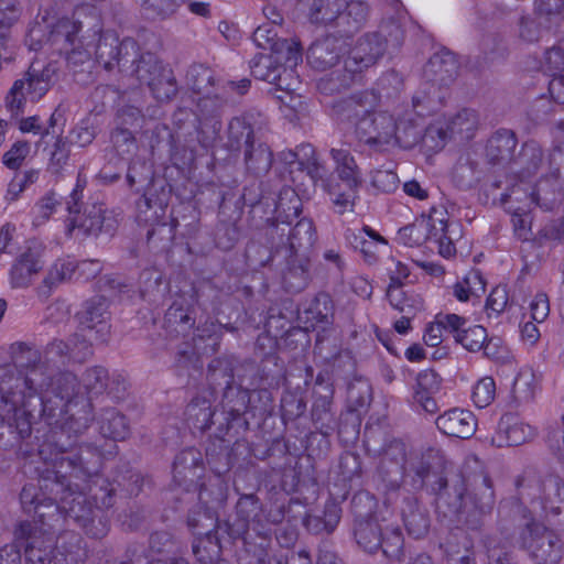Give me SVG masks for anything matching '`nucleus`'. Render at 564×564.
Listing matches in <instances>:
<instances>
[{
	"label": "nucleus",
	"instance_id": "nucleus-2",
	"mask_svg": "<svg viewBox=\"0 0 564 564\" xmlns=\"http://www.w3.org/2000/svg\"><path fill=\"white\" fill-rule=\"evenodd\" d=\"M79 435L75 433L68 435L62 429H51L50 438L40 446L37 457L43 467H35L39 476L37 484L24 485L20 494L23 509L28 512L34 511L37 517V520L31 522L48 528L56 527L63 518L61 497L44 489V479L51 478L64 485L70 484L75 489L76 481L95 477L100 470L102 457L96 447L88 444L75 447Z\"/></svg>",
	"mask_w": 564,
	"mask_h": 564
},
{
	"label": "nucleus",
	"instance_id": "nucleus-5",
	"mask_svg": "<svg viewBox=\"0 0 564 564\" xmlns=\"http://www.w3.org/2000/svg\"><path fill=\"white\" fill-rule=\"evenodd\" d=\"M80 29V23L59 21L44 42V28L35 24L30 28L25 43L31 51H39L44 44H51V46L63 44L59 51L65 54L68 67L76 68L90 64L93 51L96 54V43L100 33L99 29H94L78 37Z\"/></svg>",
	"mask_w": 564,
	"mask_h": 564
},
{
	"label": "nucleus",
	"instance_id": "nucleus-3",
	"mask_svg": "<svg viewBox=\"0 0 564 564\" xmlns=\"http://www.w3.org/2000/svg\"><path fill=\"white\" fill-rule=\"evenodd\" d=\"M74 486L75 489L70 484L64 485L51 478L44 479L43 482L44 489L59 495L63 517L73 519L94 539L106 536L109 524L101 509L112 507L115 488L99 475V470L95 477L76 481Z\"/></svg>",
	"mask_w": 564,
	"mask_h": 564
},
{
	"label": "nucleus",
	"instance_id": "nucleus-60",
	"mask_svg": "<svg viewBox=\"0 0 564 564\" xmlns=\"http://www.w3.org/2000/svg\"><path fill=\"white\" fill-rule=\"evenodd\" d=\"M108 372L105 368L95 366L83 375V386L88 394H100L107 388Z\"/></svg>",
	"mask_w": 564,
	"mask_h": 564
},
{
	"label": "nucleus",
	"instance_id": "nucleus-59",
	"mask_svg": "<svg viewBox=\"0 0 564 564\" xmlns=\"http://www.w3.org/2000/svg\"><path fill=\"white\" fill-rule=\"evenodd\" d=\"M76 273V264L72 261H56L43 280L44 285L51 291L62 282L68 281Z\"/></svg>",
	"mask_w": 564,
	"mask_h": 564
},
{
	"label": "nucleus",
	"instance_id": "nucleus-15",
	"mask_svg": "<svg viewBox=\"0 0 564 564\" xmlns=\"http://www.w3.org/2000/svg\"><path fill=\"white\" fill-rule=\"evenodd\" d=\"M228 102L227 89L217 88L213 93L200 95L197 100V116L199 118V142L208 147L214 142L221 129L217 118Z\"/></svg>",
	"mask_w": 564,
	"mask_h": 564
},
{
	"label": "nucleus",
	"instance_id": "nucleus-41",
	"mask_svg": "<svg viewBox=\"0 0 564 564\" xmlns=\"http://www.w3.org/2000/svg\"><path fill=\"white\" fill-rule=\"evenodd\" d=\"M202 465L200 453L194 448L182 451L174 459L173 477L182 485L187 480L193 482L197 477L196 469Z\"/></svg>",
	"mask_w": 564,
	"mask_h": 564
},
{
	"label": "nucleus",
	"instance_id": "nucleus-58",
	"mask_svg": "<svg viewBox=\"0 0 564 564\" xmlns=\"http://www.w3.org/2000/svg\"><path fill=\"white\" fill-rule=\"evenodd\" d=\"M487 329L481 325H474L465 328L455 336V341L471 352H478L484 348L487 339Z\"/></svg>",
	"mask_w": 564,
	"mask_h": 564
},
{
	"label": "nucleus",
	"instance_id": "nucleus-13",
	"mask_svg": "<svg viewBox=\"0 0 564 564\" xmlns=\"http://www.w3.org/2000/svg\"><path fill=\"white\" fill-rule=\"evenodd\" d=\"M209 377L213 381L218 379V375H223L224 383L226 384L224 397L221 401L223 413L226 415L227 424L239 419L245 413L256 409L251 405L253 398L257 395L259 400H270V393L267 390L253 391L231 386L232 371L225 369L218 372L214 364L208 367Z\"/></svg>",
	"mask_w": 564,
	"mask_h": 564
},
{
	"label": "nucleus",
	"instance_id": "nucleus-47",
	"mask_svg": "<svg viewBox=\"0 0 564 564\" xmlns=\"http://www.w3.org/2000/svg\"><path fill=\"white\" fill-rule=\"evenodd\" d=\"M346 0H313L310 19L316 24H328L338 21Z\"/></svg>",
	"mask_w": 564,
	"mask_h": 564
},
{
	"label": "nucleus",
	"instance_id": "nucleus-50",
	"mask_svg": "<svg viewBox=\"0 0 564 564\" xmlns=\"http://www.w3.org/2000/svg\"><path fill=\"white\" fill-rule=\"evenodd\" d=\"M253 130L247 120V116L235 117L228 126V147L238 151L246 149L254 141Z\"/></svg>",
	"mask_w": 564,
	"mask_h": 564
},
{
	"label": "nucleus",
	"instance_id": "nucleus-25",
	"mask_svg": "<svg viewBox=\"0 0 564 564\" xmlns=\"http://www.w3.org/2000/svg\"><path fill=\"white\" fill-rule=\"evenodd\" d=\"M563 172H555L554 169L547 166V171L543 172L541 178L531 191V197L534 198L535 205L546 210L557 208L564 199V187L561 184Z\"/></svg>",
	"mask_w": 564,
	"mask_h": 564
},
{
	"label": "nucleus",
	"instance_id": "nucleus-54",
	"mask_svg": "<svg viewBox=\"0 0 564 564\" xmlns=\"http://www.w3.org/2000/svg\"><path fill=\"white\" fill-rule=\"evenodd\" d=\"M387 297L391 306L404 315H415L423 308V301L417 295H408L402 288H388Z\"/></svg>",
	"mask_w": 564,
	"mask_h": 564
},
{
	"label": "nucleus",
	"instance_id": "nucleus-30",
	"mask_svg": "<svg viewBox=\"0 0 564 564\" xmlns=\"http://www.w3.org/2000/svg\"><path fill=\"white\" fill-rule=\"evenodd\" d=\"M437 219L433 215L416 218L414 223L399 229L398 240L408 247H419L432 241Z\"/></svg>",
	"mask_w": 564,
	"mask_h": 564
},
{
	"label": "nucleus",
	"instance_id": "nucleus-56",
	"mask_svg": "<svg viewBox=\"0 0 564 564\" xmlns=\"http://www.w3.org/2000/svg\"><path fill=\"white\" fill-rule=\"evenodd\" d=\"M187 524L196 534H208L216 525L215 512L210 508L198 505L188 513Z\"/></svg>",
	"mask_w": 564,
	"mask_h": 564
},
{
	"label": "nucleus",
	"instance_id": "nucleus-57",
	"mask_svg": "<svg viewBox=\"0 0 564 564\" xmlns=\"http://www.w3.org/2000/svg\"><path fill=\"white\" fill-rule=\"evenodd\" d=\"M382 543L379 549H382V552L386 556L394 560H401L404 552V539L400 528L398 527H387L382 529Z\"/></svg>",
	"mask_w": 564,
	"mask_h": 564
},
{
	"label": "nucleus",
	"instance_id": "nucleus-21",
	"mask_svg": "<svg viewBox=\"0 0 564 564\" xmlns=\"http://www.w3.org/2000/svg\"><path fill=\"white\" fill-rule=\"evenodd\" d=\"M41 252L28 247L12 263L9 270V282L13 289H26L43 269Z\"/></svg>",
	"mask_w": 564,
	"mask_h": 564
},
{
	"label": "nucleus",
	"instance_id": "nucleus-49",
	"mask_svg": "<svg viewBox=\"0 0 564 564\" xmlns=\"http://www.w3.org/2000/svg\"><path fill=\"white\" fill-rule=\"evenodd\" d=\"M186 79L188 87L197 95L213 93L215 89L220 88L216 86L214 70L202 64L191 66Z\"/></svg>",
	"mask_w": 564,
	"mask_h": 564
},
{
	"label": "nucleus",
	"instance_id": "nucleus-4",
	"mask_svg": "<svg viewBox=\"0 0 564 564\" xmlns=\"http://www.w3.org/2000/svg\"><path fill=\"white\" fill-rule=\"evenodd\" d=\"M13 536L24 549L25 564L86 563V543L74 531H65L55 539V527L44 528L36 522H19Z\"/></svg>",
	"mask_w": 564,
	"mask_h": 564
},
{
	"label": "nucleus",
	"instance_id": "nucleus-34",
	"mask_svg": "<svg viewBox=\"0 0 564 564\" xmlns=\"http://www.w3.org/2000/svg\"><path fill=\"white\" fill-rule=\"evenodd\" d=\"M330 155L338 177L348 188L358 189L362 182L361 172L350 151L344 148L332 149Z\"/></svg>",
	"mask_w": 564,
	"mask_h": 564
},
{
	"label": "nucleus",
	"instance_id": "nucleus-39",
	"mask_svg": "<svg viewBox=\"0 0 564 564\" xmlns=\"http://www.w3.org/2000/svg\"><path fill=\"white\" fill-rule=\"evenodd\" d=\"M43 365L46 368V371L55 377L61 367L68 365L72 359L70 355V344L64 341L62 339H53L51 343L46 345L43 352Z\"/></svg>",
	"mask_w": 564,
	"mask_h": 564
},
{
	"label": "nucleus",
	"instance_id": "nucleus-18",
	"mask_svg": "<svg viewBox=\"0 0 564 564\" xmlns=\"http://www.w3.org/2000/svg\"><path fill=\"white\" fill-rule=\"evenodd\" d=\"M279 28L275 21L264 23L253 32L252 40L258 47L264 51L269 50V54H275L278 57L285 55V64L296 66L302 61L299 43L294 40L279 37Z\"/></svg>",
	"mask_w": 564,
	"mask_h": 564
},
{
	"label": "nucleus",
	"instance_id": "nucleus-12",
	"mask_svg": "<svg viewBox=\"0 0 564 564\" xmlns=\"http://www.w3.org/2000/svg\"><path fill=\"white\" fill-rule=\"evenodd\" d=\"M494 506L495 492L491 481L488 477H484L480 484L466 495L457 494L454 510L467 529L479 530L484 525L485 517L491 513Z\"/></svg>",
	"mask_w": 564,
	"mask_h": 564
},
{
	"label": "nucleus",
	"instance_id": "nucleus-48",
	"mask_svg": "<svg viewBox=\"0 0 564 564\" xmlns=\"http://www.w3.org/2000/svg\"><path fill=\"white\" fill-rule=\"evenodd\" d=\"M99 423L100 433L107 438L122 441L129 434V425L124 415L115 409L105 410Z\"/></svg>",
	"mask_w": 564,
	"mask_h": 564
},
{
	"label": "nucleus",
	"instance_id": "nucleus-22",
	"mask_svg": "<svg viewBox=\"0 0 564 564\" xmlns=\"http://www.w3.org/2000/svg\"><path fill=\"white\" fill-rule=\"evenodd\" d=\"M435 424L444 435L462 440L471 437L477 429V420L474 413L459 408L445 411L436 419Z\"/></svg>",
	"mask_w": 564,
	"mask_h": 564
},
{
	"label": "nucleus",
	"instance_id": "nucleus-42",
	"mask_svg": "<svg viewBox=\"0 0 564 564\" xmlns=\"http://www.w3.org/2000/svg\"><path fill=\"white\" fill-rule=\"evenodd\" d=\"M357 543L367 552H376L382 543V528L375 519L358 520L354 530Z\"/></svg>",
	"mask_w": 564,
	"mask_h": 564
},
{
	"label": "nucleus",
	"instance_id": "nucleus-1",
	"mask_svg": "<svg viewBox=\"0 0 564 564\" xmlns=\"http://www.w3.org/2000/svg\"><path fill=\"white\" fill-rule=\"evenodd\" d=\"M13 365L0 367V416L22 438L42 417L51 429L83 434L94 420L91 398L68 370L52 377L42 352L25 343L12 347Z\"/></svg>",
	"mask_w": 564,
	"mask_h": 564
},
{
	"label": "nucleus",
	"instance_id": "nucleus-6",
	"mask_svg": "<svg viewBox=\"0 0 564 564\" xmlns=\"http://www.w3.org/2000/svg\"><path fill=\"white\" fill-rule=\"evenodd\" d=\"M356 134L360 142L377 151L390 144L411 147L420 140L419 123L412 117L399 113L395 119L386 111L365 113L356 124Z\"/></svg>",
	"mask_w": 564,
	"mask_h": 564
},
{
	"label": "nucleus",
	"instance_id": "nucleus-26",
	"mask_svg": "<svg viewBox=\"0 0 564 564\" xmlns=\"http://www.w3.org/2000/svg\"><path fill=\"white\" fill-rule=\"evenodd\" d=\"M442 97L441 89L435 84L424 82L412 97V109L405 110L401 117H412L419 123L421 134L423 119L437 110Z\"/></svg>",
	"mask_w": 564,
	"mask_h": 564
},
{
	"label": "nucleus",
	"instance_id": "nucleus-37",
	"mask_svg": "<svg viewBox=\"0 0 564 564\" xmlns=\"http://www.w3.org/2000/svg\"><path fill=\"white\" fill-rule=\"evenodd\" d=\"M404 502L405 507L402 509V518L408 533L414 539H421L429 532V514L419 507L414 498H406Z\"/></svg>",
	"mask_w": 564,
	"mask_h": 564
},
{
	"label": "nucleus",
	"instance_id": "nucleus-9",
	"mask_svg": "<svg viewBox=\"0 0 564 564\" xmlns=\"http://www.w3.org/2000/svg\"><path fill=\"white\" fill-rule=\"evenodd\" d=\"M86 186V181L80 177L73 192L66 200L68 210L67 228L69 232H76L82 236H97L101 231L111 232L113 230L110 224L111 219L107 218L102 205H91L80 213L79 203L83 198V191Z\"/></svg>",
	"mask_w": 564,
	"mask_h": 564
},
{
	"label": "nucleus",
	"instance_id": "nucleus-7",
	"mask_svg": "<svg viewBox=\"0 0 564 564\" xmlns=\"http://www.w3.org/2000/svg\"><path fill=\"white\" fill-rule=\"evenodd\" d=\"M139 44L132 37L122 40L112 32H100L96 43V61L106 70L118 68L124 76L135 77L140 70L141 58Z\"/></svg>",
	"mask_w": 564,
	"mask_h": 564
},
{
	"label": "nucleus",
	"instance_id": "nucleus-19",
	"mask_svg": "<svg viewBox=\"0 0 564 564\" xmlns=\"http://www.w3.org/2000/svg\"><path fill=\"white\" fill-rule=\"evenodd\" d=\"M108 301L105 296L98 295L88 300L83 310L78 313V321L82 330L90 334L89 339L104 343L110 334Z\"/></svg>",
	"mask_w": 564,
	"mask_h": 564
},
{
	"label": "nucleus",
	"instance_id": "nucleus-8",
	"mask_svg": "<svg viewBox=\"0 0 564 564\" xmlns=\"http://www.w3.org/2000/svg\"><path fill=\"white\" fill-rule=\"evenodd\" d=\"M53 73L50 66L36 69L32 64L24 76L13 83L6 97L11 118H18L25 111L28 102H37L48 91Z\"/></svg>",
	"mask_w": 564,
	"mask_h": 564
},
{
	"label": "nucleus",
	"instance_id": "nucleus-17",
	"mask_svg": "<svg viewBox=\"0 0 564 564\" xmlns=\"http://www.w3.org/2000/svg\"><path fill=\"white\" fill-rule=\"evenodd\" d=\"M236 518L225 523L226 532L230 539L237 540L252 530L263 529V509L260 499L254 494H243L239 497L236 507Z\"/></svg>",
	"mask_w": 564,
	"mask_h": 564
},
{
	"label": "nucleus",
	"instance_id": "nucleus-40",
	"mask_svg": "<svg viewBox=\"0 0 564 564\" xmlns=\"http://www.w3.org/2000/svg\"><path fill=\"white\" fill-rule=\"evenodd\" d=\"M347 238L350 245L359 250L366 261L372 262L376 260V253L379 243H387L383 237H381L378 232L371 229L368 226H365L357 232L351 231L347 235Z\"/></svg>",
	"mask_w": 564,
	"mask_h": 564
},
{
	"label": "nucleus",
	"instance_id": "nucleus-63",
	"mask_svg": "<svg viewBox=\"0 0 564 564\" xmlns=\"http://www.w3.org/2000/svg\"><path fill=\"white\" fill-rule=\"evenodd\" d=\"M301 152L303 153L305 160L300 161V170L306 171V173L314 182L324 180L327 170L317 160L315 155V149L311 144H306L301 147Z\"/></svg>",
	"mask_w": 564,
	"mask_h": 564
},
{
	"label": "nucleus",
	"instance_id": "nucleus-38",
	"mask_svg": "<svg viewBox=\"0 0 564 564\" xmlns=\"http://www.w3.org/2000/svg\"><path fill=\"white\" fill-rule=\"evenodd\" d=\"M148 21L163 22L176 15L184 0H134Z\"/></svg>",
	"mask_w": 564,
	"mask_h": 564
},
{
	"label": "nucleus",
	"instance_id": "nucleus-45",
	"mask_svg": "<svg viewBox=\"0 0 564 564\" xmlns=\"http://www.w3.org/2000/svg\"><path fill=\"white\" fill-rule=\"evenodd\" d=\"M312 420L316 430L324 436L330 435L336 429V420L332 413V397H317L312 406Z\"/></svg>",
	"mask_w": 564,
	"mask_h": 564
},
{
	"label": "nucleus",
	"instance_id": "nucleus-27",
	"mask_svg": "<svg viewBox=\"0 0 564 564\" xmlns=\"http://www.w3.org/2000/svg\"><path fill=\"white\" fill-rule=\"evenodd\" d=\"M533 436L531 426L524 424L513 414H503L497 426L492 444L497 447L518 446Z\"/></svg>",
	"mask_w": 564,
	"mask_h": 564
},
{
	"label": "nucleus",
	"instance_id": "nucleus-29",
	"mask_svg": "<svg viewBox=\"0 0 564 564\" xmlns=\"http://www.w3.org/2000/svg\"><path fill=\"white\" fill-rule=\"evenodd\" d=\"M253 531L259 542L253 541L249 532L240 536L243 540V553L239 560L242 564H267L268 549L271 544V529L263 528Z\"/></svg>",
	"mask_w": 564,
	"mask_h": 564
},
{
	"label": "nucleus",
	"instance_id": "nucleus-31",
	"mask_svg": "<svg viewBox=\"0 0 564 564\" xmlns=\"http://www.w3.org/2000/svg\"><path fill=\"white\" fill-rule=\"evenodd\" d=\"M286 267L282 273L284 289L291 293L304 290L310 281L307 256H285Z\"/></svg>",
	"mask_w": 564,
	"mask_h": 564
},
{
	"label": "nucleus",
	"instance_id": "nucleus-23",
	"mask_svg": "<svg viewBox=\"0 0 564 564\" xmlns=\"http://www.w3.org/2000/svg\"><path fill=\"white\" fill-rule=\"evenodd\" d=\"M458 61L454 53L441 50L433 54L424 67L426 83L435 84L441 89L452 84L458 75Z\"/></svg>",
	"mask_w": 564,
	"mask_h": 564
},
{
	"label": "nucleus",
	"instance_id": "nucleus-51",
	"mask_svg": "<svg viewBox=\"0 0 564 564\" xmlns=\"http://www.w3.org/2000/svg\"><path fill=\"white\" fill-rule=\"evenodd\" d=\"M539 389L534 371L531 368H521L514 378L512 393L517 402L528 403L532 401Z\"/></svg>",
	"mask_w": 564,
	"mask_h": 564
},
{
	"label": "nucleus",
	"instance_id": "nucleus-33",
	"mask_svg": "<svg viewBox=\"0 0 564 564\" xmlns=\"http://www.w3.org/2000/svg\"><path fill=\"white\" fill-rule=\"evenodd\" d=\"M517 139L511 130L500 129L487 142L486 155L492 164L508 162L512 159Z\"/></svg>",
	"mask_w": 564,
	"mask_h": 564
},
{
	"label": "nucleus",
	"instance_id": "nucleus-36",
	"mask_svg": "<svg viewBox=\"0 0 564 564\" xmlns=\"http://www.w3.org/2000/svg\"><path fill=\"white\" fill-rule=\"evenodd\" d=\"M478 122L477 112L473 109L464 108L447 120L446 132L451 138L467 141L474 137Z\"/></svg>",
	"mask_w": 564,
	"mask_h": 564
},
{
	"label": "nucleus",
	"instance_id": "nucleus-11",
	"mask_svg": "<svg viewBox=\"0 0 564 564\" xmlns=\"http://www.w3.org/2000/svg\"><path fill=\"white\" fill-rule=\"evenodd\" d=\"M271 243L284 256H306L316 241L314 224L310 218H301L291 227L283 223L269 225L267 229Z\"/></svg>",
	"mask_w": 564,
	"mask_h": 564
},
{
	"label": "nucleus",
	"instance_id": "nucleus-10",
	"mask_svg": "<svg viewBox=\"0 0 564 564\" xmlns=\"http://www.w3.org/2000/svg\"><path fill=\"white\" fill-rule=\"evenodd\" d=\"M521 546L536 564H557L564 543L557 532L543 523L531 521L521 531Z\"/></svg>",
	"mask_w": 564,
	"mask_h": 564
},
{
	"label": "nucleus",
	"instance_id": "nucleus-20",
	"mask_svg": "<svg viewBox=\"0 0 564 564\" xmlns=\"http://www.w3.org/2000/svg\"><path fill=\"white\" fill-rule=\"evenodd\" d=\"M386 45L377 33L360 37L350 55L345 59V69L350 74L360 73L377 63L386 52Z\"/></svg>",
	"mask_w": 564,
	"mask_h": 564
},
{
	"label": "nucleus",
	"instance_id": "nucleus-24",
	"mask_svg": "<svg viewBox=\"0 0 564 564\" xmlns=\"http://www.w3.org/2000/svg\"><path fill=\"white\" fill-rule=\"evenodd\" d=\"M347 52L345 41L327 36L315 41L307 51L308 64L317 70H326L335 66Z\"/></svg>",
	"mask_w": 564,
	"mask_h": 564
},
{
	"label": "nucleus",
	"instance_id": "nucleus-35",
	"mask_svg": "<svg viewBox=\"0 0 564 564\" xmlns=\"http://www.w3.org/2000/svg\"><path fill=\"white\" fill-rule=\"evenodd\" d=\"M275 216L269 219V225L292 224L293 219L299 218L302 213V202L294 189L283 188L280 194L274 209Z\"/></svg>",
	"mask_w": 564,
	"mask_h": 564
},
{
	"label": "nucleus",
	"instance_id": "nucleus-43",
	"mask_svg": "<svg viewBox=\"0 0 564 564\" xmlns=\"http://www.w3.org/2000/svg\"><path fill=\"white\" fill-rule=\"evenodd\" d=\"M369 7L361 0H346L337 26L345 29L347 34L358 31L368 20Z\"/></svg>",
	"mask_w": 564,
	"mask_h": 564
},
{
	"label": "nucleus",
	"instance_id": "nucleus-62",
	"mask_svg": "<svg viewBox=\"0 0 564 564\" xmlns=\"http://www.w3.org/2000/svg\"><path fill=\"white\" fill-rule=\"evenodd\" d=\"M531 191L530 186L521 180L501 195V204L514 206L513 203H521L520 207L530 208L532 204H535L534 198L531 197Z\"/></svg>",
	"mask_w": 564,
	"mask_h": 564
},
{
	"label": "nucleus",
	"instance_id": "nucleus-16",
	"mask_svg": "<svg viewBox=\"0 0 564 564\" xmlns=\"http://www.w3.org/2000/svg\"><path fill=\"white\" fill-rule=\"evenodd\" d=\"M406 451L403 442L393 440L384 447L378 466V478L384 494H395L401 487Z\"/></svg>",
	"mask_w": 564,
	"mask_h": 564
},
{
	"label": "nucleus",
	"instance_id": "nucleus-14",
	"mask_svg": "<svg viewBox=\"0 0 564 564\" xmlns=\"http://www.w3.org/2000/svg\"><path fill=\"white\" fill-rule=\"evenodd\" d=\"M140 67L134 78L139 84L147 85L156 100L167 101L176 95L177 84L173 72L164 67L154 54L147 52Z\"/></svg>",
	"mask_w": 564,
	"mask_h": 564
},
{
	"label": "nucleus",
	"instance_id": "nucleus-52",
	"mask_svg": "<svg viewBox=\"0 0 564 564\" xmlns=\"http://www.w3.org/2000/svg\"><path fill=\"white\" fill-rule=\"evenodd\" d=\"M166 204L144 194L137 202V219L147 225H154L165 215Z\"/></svg>",
	"mask_w": 564,
	"mask_h": 564
},
{
	"label": "nucleus",
	"instance_id": "nucleus-64",
	"mask_svg": "<svg viewBox=\"0 0 564 564\" xmlns=\"http://www.w3.org/2000/svg\"><path fill=\"white\" fill-rule=\"evenodd\" d=\"M538 482L540 485L539 498L543 501L552 503L564 499V482L558 476L547 475Z\"/></svg>",
	"mask_w": 564,
	"mask_h": 564
},
{
	"label": "nucleus",
	"instance_id": "nucleus-28",
	"mask_svg": "<svg viewBox=\"0 0 564 564\" xmlns=\"http://www.w3.org/2000/svg\"><path fill=\"white\" fill-rule=\"evenodd\" d=\"M292 67L285 64V55L278 57L275 54H260L250 62L252 76L269 84L285 79L282 74L292 75Z\"/></svg>",
	"mask_w": 564,
	"mask_h": 564
},
{
	"label": "nucleus",
	"instance_id": "nucleus-53",
	"mask_svg": "<svg viewBox=\"0 0 564 564\" xmlns=\"http://www.w3.org/2000/svg\"><path fill=\"white\" fill-rule=\"evenodd\" d=\"M521 161L524 164L522 177H529L534 174L539 169L547 171V160H544V154L541 145L535 141H528L523 144L521 151Z\"/></svg>",
	"mask_w": 564,
	"mask_h": 564
},
{
	"label": "nucleus",
	"instance_id": "nucleus-46",
	"mask_svg": "<svg viewBox=\"0 0 564 564\" xmlns=\"http://www.w3.org/2000/svg\"><path fill=\"white\" fill-rule=\"evenodd\" d=\"M187 421L197 430L205 431L210 427L214 416L212 402L205 397H195L186 406Z\"/></svg>",
	"mask_w": 564,
	"mask_h": 564
},
{
	"label": "nucleus",
	"instance_id": "nucleus-61",
	"mask_svg": "<svg viewBox=\"0 0 564 564\" xmlns=\"http://www.w3.org/2000/svg\"><path fill=\"white\" fill-rule=\"evenodd\" d=\"M376 33L377 35H380V39L386 45V50L388 47L394 50L399 48L404 40V30L401 23L394 19L384 21Z\"/></svg>",
	"mask_w": 564,
	"mask_h": 564
},
{
	"label": "nucleus",
	"instance_id": "nucleus-32",
	"mask_svg": "<svg viewBox=\"0 0 564 564\" xmlns=\"http://www.w3.org/2000/svg\"><path fill=\"white\" fill-rule=\"evenodd\" d=\"M164 321L171 334L185 336L195 324L191 303L184 296L174 300L165 313Z\"/></svg>",
	"mask_w": 564,
	"mask_h": 564
},
{
	"label": "nucleus",
	"instance_id": "nucleus-44",
	"mask_svg": "<svg viewBox=\"0 0 564 564\" xmlns=\"http://www.w3.org/2000/svg\"><path fill=\"white\" fill-rule=\"evenodd\" d=\"M245 150V163L253 174L267 173L272 164V152L269 147L260 141H252Z\"/></svg>",
	"mask_w": 564,
	"mask_h": 564
},
{
	"label": "nucleus",
	"instance_id": "nucleus-55",
	"mask_svg": "<svg viewBox=\"0 0 564 564\" xmlns=\"http://www.w3.org/2000/svg\"><path fill=\"white\" fill-rule=\"evenodd\" d=\"M456 227L457 225L454 223L448 224L443 218L437 219L432 241L437 243L438 253L444 258H451L456 253L453 237V234L455 231L454 228Z\"/></svg>",
	"mask_w": 564,
	"mask_h": 564
}]
</instances>
